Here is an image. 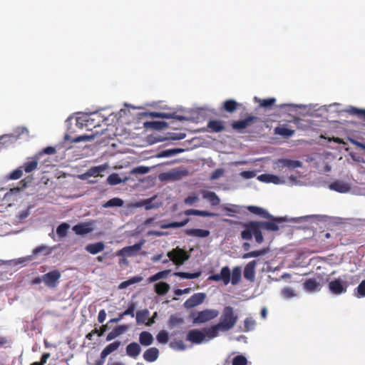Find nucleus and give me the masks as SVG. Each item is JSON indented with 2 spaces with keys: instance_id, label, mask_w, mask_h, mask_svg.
I'll list each match as a JSON object with an SVG mask.
<instances>
[{
  "instance_id": "nucleus-1",
  "label": "nucleus",
  "mask_w": 365,
  "mask_h": 365,
  "mask_svg": "<svg viewBox=\"0 0 365 365\" xmlns=\"http://www.w3.org/2000/svg\"><path fill=\"white\" fill-rule=\"evenodd\" d=\"M272 168L281 175L262 174L257 176V180L262 182L274 185L287 184L290 186L307 185L303 179L307 175V170L301 161H273Z\"/></svg>"
},
{
  "instance_id": "nucleus-2",
  "label": "nucleus",
  "mask_w": 365,
  "mask_h": 365,
  "mask_svg": "<svg viewBox=\"0 0 365 365\" xmlns=\"http://www.w3.org/2000/svg\"><path fill=\"white\" fill-rule=\"evenodd\" d=\"M99 133L98 131H95V133L91 135H79L73 139H70V137L68 134H66L62 142L57 143L55 146H48L40 151H38L34 157L31 158V160H39L43 158L44 155H55L56 158H59L63 159L66 157V152L72 148V143H78L81 141H88L91 139H93L95 135Z\"/></svg>"
},
{
  "instance_id": "nucleus-3",
  "label": "nucleus",
  "mask_w": 365,
  "mask_h": 365,
  "mask_svg": "<svg viewBox=\"0 0 365 365\" xmlns=\"http://www.w3.org/2000/svg\"><path fill=\"white\" fill-rule=\"evenodd\" d=\"M238 317L234 313L232 307H225L220 315L217 324L209 327L208 334L211 338H215L220 332H225L232 329L236 324Z\"/></svg>"
},
{
  "instance_id": "nucleus-4",
  "label": "nucleus",
  "mask_w": 365,
  "mask_h": 365,
  "mask_svg": "<svg viewBox=\"0 0 365 365\" xmlns=\"http://www.w3.org/2000/svg\"><path fill=\"white\" fill-rule=\"evenodd\" d=\"M29 137V131L26 127H17L11 133L0 135V151L14 146L18 140Z\"/></svg>"
},
{
  "instance_id": "nucleus-5",
  "label": "nucleus",
  "mask_w": 365,
  "mask_h": 365,
  "mask_svg": "<svg viewBox=\"0 0 365 365\" xmlns=\"http://www.w3.org/2000/svg\"><path fill=\"white\" fill-rule=\"evenodd\" d=\"M105 119L98 113H93L89 115L86 114L78 117L76 120V125L80 128H85L88 130H93L101 126V123Z\"/></svg>"
},
{
  "instance_id": "nucleus-6",
  "label": "nucleus",
  "mask_w": 365,
  "mask_h": 365,
  "mask_svg": "<svg viewBox=\"0 0 365 365\" xmlns=\"http://www.w3.org/2000/svg\"><path fill=\"white\" fill-rule=\"evenodd\" d=\"M348 287L346 275L331 280L328 283L330 292L334 295H341L346 292Z\"/></svg>"
},
{
  "instance_id": "nucleus-7",
  "label": "nucleus",
  "mask_w": 365,
  "mask_h": 365,
  "mask_svg": "<svg viewBox=\"0 0 365 365\" xmlns=\"http://www.w3.org/2000/svg\"><path fill=\"white\" fill-rule=\"evenodd\" d=\"M209 327L205 328L202 330L200 329H192L190 330L187 334L186 339L194 344H202L203 342H207L212 339L209 334L207 330Z\"/></svg>"
},
{
  "instance_id": "nucleus-8",
  "label": "nucleus",
  "mask_w": 365,
  "mask_h": 365,
  "mask_svg": "<svg viewBox=\"0 0 365 365\" xmlns=\"http://www.w3.org/2000/svg\"><path fill=\"white\" fill-rule=\"evenodd\" d=\"M167 255L178 266L183 264L190 258V255L180 247L173 249L168 252Z\"/></svg>"
},
{
  "instance_id": "nucleus-9",
  "label": "nucleus",
  "mask_w": 365,
  "mask_h": 365,
  "mask_svg": "<svg viewBox=\"0 0 365 365\" xmlns=\"http://www.w3.org/2000/svg\"><path fill=\"white\" fill-rule=\"evenodd\" d=\"M219 315V311L214 309H207L197 313L193 318L194 324H202L216 318Z\"/></svg>"
},
{
  "instance_id": "nucleus-10",
  "label": "nucleus",
  "mask_w": 365,
  "mask_h": 365,
  "mask_svg": "<svg viewBox=\"0 0 365 365\" xmlns=\"http://www.w3.org/2000/svg\"><path fill=\"white\" fill-rule=\"evenodd\" d=\"M258 119L257 116L249 115L244 119L233 121L231 123V127L234 130L242 133L245 129L256 123Z\"/></svg>"
},
{
  "instance_id": "nucleus-11",
  "label": "nucleus",
  "mask_w": 365,
  "mask_h": 365,
  "mask_svg": "<svg viewBox=\"0 0 365 365\" xmlns=\"http://www.w3.org/2000/svg\"><path fill=\"white\" fill-rule=\"evenodd\" d=\"M145 241L141 240L140 242L135 243L132 246L125 247L123 249L118 250L116 252V256L120 257H135L138 255V253L142 249L143 245H144Z\"/></svg>"
},
{
  "instance_id": "nucleus-12",
  "label": "nucleus",
  "mask_w": 365,
  "mask_h": 365,
  "mask_svg": "<svg viewBox=\"0 0 365 365\" xmlns=\"http://www.w3.org/2000/svg\"><path fill=\"white\" fill-rule=\"evenodd\" d=\"M53 248L48 247L45 245L39 246L35 248L32 252V255L19 258L16 260L13 261L15 264H19L30 262L33 259V257L37 255L39 253L43 252L45 255H48L51 253Z\"/></svg>"
},
{
  "instance_id": "nucleus-13",
  "label": "nucleus",
  "mask_w": 365,
  "mask_h": 365,
  "mask_svg": "<svg viewBox=\"0 0 365 365\" xmlns=\"http://www.w3.org/2000/svg\"><path fill=\"white\" fill-rule=\"evenodd\" d=\"M207 279L215 282H222L224 285H227L230 282V269L229 267H223L220 273L210 275Z\"/></svg>"
},
{
  "instance_id": "nucleus-14",
  "label": "nucleus",
  "mask_w": 365,
  "mask_h": 365,
  "mask_svg": "<svg viewBox=\"0 0 365 365\" xmlns=\"http://www.w3.org/2000/svg\"><path fill=\"white\" fill-rule=\"evenodd\" d=\"M187 172L181 170H172L168 172L160 173L158 178L160 181H175L180 180L185 175Z\"/></svg>"
},
{
  "instance_id": "nucleus-15",
  "label": "nucleus",
  "mask_w": 365,
  "mask_h": 365,
  "mask_svg": "<svg viewBox=\"0 0 365 365\" xmlns=\"http://www.w3.org/2000/svg\"><path fill=\"white\" fill-rule=\"evenodd\" d=\"M206 298V294L203 292L195 293L187 299L183 304L186 309H191L201 304Z\"/></svg>"
},
{
  "instance_id": "nucleus-16",
  "label": "nucleus",
  "mask_w": 365,
  "mask_h": 365,
  "mask_svg": "<svg viewBox=\"0 0 365 365\" xmlns=\"http://www.w3.org/2000/svg\"><path fill=\"white\" fill-rule=\"evenodd\" d=\"M60 277V272L58 270H53L43 275L42 282L48 287H54Z\"/></svg>"
},
{
  "instance_id": "nucleus-17",
  "label": "nucleus",
  "mask_w": 365,
  "mask_h": 365,
  "mask_svg": "<svg viewBox=\"0 0 365 365\" xmlns=\"http://www.w3.org/2000/svg\"><path fill=\"white\" fill-rule=\"evenodd\" d=\"M312 168L314 170L311 173L327 174L331 171V165L329 161H314Z\"/></svg>"
},
{
  "instance_id": "nucleus-18",
  "label": "nucleus",
  "mask_w": 365,
  "mask_h": 365,
  "mask_svg": "<svg viewBox=\"0 0 365 365\" xmlns=\"http://www.w3.org/2000/svg\"><path fill=\"white\" fill-rule=\"evenodd\" d=\"M73 230L76 235H86L93 230V222H81L73 227Z\"/></svg>"
},
{
  "instance_id": "nucleus-19",
  "label": "nucleus",
  "mask_w": 365,
  "mask_h": 365,
  "mask_svg": "<svg viewBox=\"0 0 365 365\" xmlns=\"http://www.w3.org/2000/svg\"><path fill=\"white\" fill-rule=\"evenodd\" d=\"M329 188L341 193H346L350 190V184L343 180H336L329 185Z\"/></svg>"
},
{
  "instance_id": "nucleus-20",
  "label": "nucleus",
  "mask_w": 365,
  "mask_h": 365,
  "mask_svg": "<svg viewBox=\"0 0 365 365\" xmlns=\"http://www.w3.org/2000/svg\"><path fill=\"white\" fill-rule=\"evenodd\" d=\"M295 130L288 128L287 124L279 125L274 128V133L277 135L288 138L294 135Z\"/></svg>"
},
{
  "instance_id": "nucleus-21",
  "label": "nucleus",
  "mask_w": 365,
  "mask_h": 365,
  "mask_svg": "<svg viewBox=\"0 0 365 365\" xmlns=\"http://www.w3.org/2000/svg\"><path fill=\"white\" fill-rule=\"evenodd\" d=\"M257 261L253 260L247 264L244 269V277L251 282L254 281L255 278V267Z\"/></svg>"
},
{
  "instance_id": "nucleus-22",
  "label": "nucleus",
  "mask_w": 365,
  "mask_h": 365,
  "mask_svg": "<svg viewBox=\"0 0 365 365\" xmlns=\"http://www.w3.org/2000/svg\"><path fill=\"white\" fill-rule=\"evenodd\" d=\"M322 285L316 279H309L304 283V288L308 292H315L321 289Z\"/></svg>"
},
{
  "instance_id": "nucleus-23",
  "label": "nucleus",
  "mask_w": 365,
  "mask_h": 365,
  "mask_svg": "<svg viewBox=\"0 0 365 365\" xmlns=\"http://www.w3.org/2000/svg\"><path fill=\"white\" fill-rule=\"evenodd\" d=\"M207 130L214 133H220L225 130L223 121L220 120H211L207 125Z\"/></svg>"
},
{
  "instance_id": "nucleus-24",
  "label": "nucleus",
  "mask_w": 365,
  "mask_h": 365,
  "mask_svg": "<svg viewBox=\"0 0 365 365\" xmlns=\"http://www.w3.org/2000/svg\"><path fill=\"white\" fill-rule=\"evenodd\" d=\"M125 351L128 356L136 359L141 352V348L138 343L132 342L126 346Z\"/></svg>"
},
{
  "instance_id": "nucleus-25",
  "label": "nucleus",
  "mask_w": 365,
  "mask_h": 365,
  "mask_svg": "<svg viewBox=\"0 0 365 365\" xmlns=\"http://www.w3.org/2000/svg\"><path fill=\"white\" fill-rule=\"evenodd\" d=\"M121 345L120 341H115L113 343L107 345L101 353V358L102 359H106V357L110 354L112 352L116 351L119 346Z\"/></svg>"
},
{
  "instance_id": "nucleus-26",
  "label": "nucleus",
  "mask_w": 365,
  "mask_h": 365,
  "mask_svg": "<svg viewBox=\"0 0 365 365\" xmlns=\"http://www.w3.org/2000/svg\"><path fill=\"white\" fill-rule=\"evenodd\" d=\"M106 168V165L93 167L91 168L87 173L81 175L79 178L82 180H86L91 176H98L103 171L105 170Z\"/></svg>"
},
{
  "instance_id": "nucleus-27",
  "label": "nucleus",
  "mask_w": 365,
  "mask_h": 365,
  "mask_svg": "<svg viewBox=\"0 0 365 365\" xmlns=\"http://www.w3.org/2000/svg\"><path fill=\"white\" fill-rule=\"evenodd\" d=\"M159 356V351L155 347L148 349L143 354L144 359L148 362H153L157 360Z\"/></svg>"
},
{
  "instance_id": "nucleus-28",
  "label": "nucleus",
  "mask_w": 365,
  "mask_h": 365,
  "mask_svg": "<svg viewBox=\"0 0 365 365\" xmlns=\"http://www.w3.org/2000/svg\"><path fill=\"white\" fill-rule=\"evenodd\" d=\"M144 205H145V209L146 210H150L152 209L158 208L160 206H162L163 202L162 201L157 200V195H155L152 197H150L148 199L144 200Z\"/></svg>"
},
{
  "instance_id": "nucleus-29",
  "label": "nucleus",
  "mask_w": 365,
  "mask_h": 365,
  "mask_svg": "<svg viewBox=\"0 0 365 365\" xmlns=\"http://www.w3.org/2000/svg\"><path fill=\"white\" fill-rule=\"evenodd\" d=\"M202 194L203 198L208 200L212 206H216L220 204V199L214 192L202 190Z\"/></svg>"
},
{
  "instance_id": "nucleus-30",
  "label": "nucleus",
  "mask_w": 365,
  "mask_h": 365,
  "mask_svg": "<svg viewBox=\"0 0 365 365\" xmlns=\"http://www.w3.org/2000/svg\"><path fill=\"white\" fill-rule=\"evenodd\" d=\"M247 209L252 213L259 215L264 218H272V215L264 208L257 206L250 205Z\"/></svg>"
},
{
  "instance_id": "nucleus-31",
  "label": "nucleus",
  "mask_w": 365,
  "mask_h": 365,
  "mask_svg": "<svg viewBox=\"0 0 365 365\" xmlns=\"http://www.w3.org/2000/svg\"><path fill=\"white\" fill-rule=\"evenodd\" d=\"M222 210L226 212L227 215L233 217L235 214L240 212V207L234 204H224L221 206Z\"/></svg>"
},
{
  "instance_id": "nucleus-32",
  "label": "nucleus",
  "mask_w": 365,
  "mask_h": 365,
  "mask_svg": "<svg viewBox=\"0 0 365 365\" xmlns=\"http://www.w3.org/2000/svg\"><path fill=\"white\" fill-rule=\"evenodd\" d=\"M185 233L192 237L203 238L209 236L210 231L202 229H188L186 230Z\"/></svg>"
},
{
  "instance_id": "nucleus-33",
  "label": "nucleus",
  "mask_w": 365,
  "mask_h": 365,
  "mask_svg": "<svg viewBox=\"0 0 365 365\" xmlns=\"http://www.w3.org/2000/svg\"><path fill=\"white\" fill-rule=\"evenodd\" d=\"M242 277V269L240 267H235L232 272L230 271V283L232 285L237 284L241 279Z\"/></svg>"
},
{
  "instance_id": "nucleus-34",
  "label": "nucleus",
  "mask_w": 365,
  "mask_h": 365,
  "mask_svg": "<svg viewBox=\"0 0 365 365\" xmlns=\"http://www.w3.org/2000/svg\"><path fill=\"white\" fill-rule=\"evenodd\" d=\"M153 336L150 332L142 331L139 335V341L141 345L148 346L153 343Z\"/></svg>"
},
{
  "instance_id": "nucleus-35",
  "label": "nucleus",
  "mask_w": 365,
  "mask_h": 365,
  "mask_svg": "<svg viewBox=\"0 0 365 365\" xmlns=\"http://www.w3.org/2000/svg\"><path fill=\"white\" fill-rule=\"evenodd\" d=\"M182 151V150H180V149H176V148H173V149H166V150H161L160 152H158L156 154H155L154 155H152L150 156V158H168V157H171V156H173L175 155V154L180 153Z\"/></svg>"
},
{
  "instance_id": "nucleus-36",
  "label": "nucleus",
  "mask_w": 365,
  "mask_h": 365,
  "mask_svg": "<svg viewBox=\"0 0 365 365\" xmlns=\"http://www.w3.org/2000/svg\"><path fill=\"white\" fill-rule=\"evenodd\" d=\"M105 248V245L102 242L88 244L86 247V250L92 255H96L101 251H103Z\"/></svg>"
},
{
  "instance_id": "nucleus-37",
  "label": "nucleus",
  "mask_w": 365,
  "mask_h": 365,
  "mask_svg": "<svg viewBox=\"0 0 365 365\" xmlns=\"http://www.w3.org/2000/svg\"><path fill=\"white\" fill-rule=\"evenodd\" d=\"M185 215H197V216H202V217H215L217 216L216 213L210 212L205 210H193L190 209L185 211Z\"/></svg>"
},
{
  "instance_id": "nucleus-38",
  "label": "nucleus",
  "mask_w": 365,
  "mask_h": 365,
  "mask_svg": "<svg viewBox=\"0 0 365 365\" xmlns=\"http://www.w3.org/2000/svg\"><path fill=\"white\" fill-rule=\"evenodd\" d=\"M239 106L240 104L233 99L227 100L223 103V108L228 113L235 112Z\"/></svg>"
},
{
  "instance_id": "nucleus-39",
  "label": "nucleus",
  "mask_w": 365,
  "mask_h": 365,
  "mask_svg": "<svg viewBox=\"0 0 365 365\" xmlns=\"http://www.w3.org/2000/svg\"><path fill=\"white\" fill-rule=\"evenodd\" d=\"M167 126V123L163 121H147L144 123L145 128H152L155 130H162Z\"/></svg>"
},
{
  "instance_id": "nucleus-40",
  "label": "nucleus",
  "mask_w": 365,
  "mask_h": 365,
  "mask_svg": "<svg viewBox=\"0 0 365 365\" xmlns=\"http://www.w3.org/2000/svg\"><path fill=\"white\" fill-rule=\"evenodd\" d=\"M281 295L284 299H291L297 296V292L292 287H286L281 291Z\"/></svg>"
},
{
  "instance_id": "nucleus-41",
  "label": "nucleus",
  "mask_w": 365,
  "mask_h": 365,
  "mask_svg": "<svg viewBox=\"0 0 365 365\" xmlns=\"http://www.w3.org/2000/svg\"><path fill=\"white\" fill-rule=\"evenodd\" d=\"M155 292L159 295L165 294L170 289V285L166 282H158L154 285Z\"/></svg>"
},
{
  "instance_id": "nucleus-42",
  "label": "nucleus",
  "mask_w": 365,
  "mask_h": 365,
  "mask_svg": "<svg viewBox=\"0 0 365 365\" xmlns=\"http://www.w3.org/2000/svg\"><path fill=\"white\" fill-rule=\"evenodd\" d=\"M20 188L14 187L10 189L9 191H7L4 194V200L9 203L11 204V201H14L16 199V194L19 192Z\"/></svg>"
},
{
  "instance_id": "nucleus-43",
  "label": "nucleus",
  "mask_w": 365,
  "mask_h": 365,
  "mask_svg": "<svg viewBox=\"0 0 365 365\" xmlns=\"http://www.w3.org/2000/svg\"><path fill=\"white\" fill-rule=\"evenodd\" d=\"M124 204V201L119 197H113L106 202H105L102 206L103 207H122Z\"/></svg>"
},
{
  "instance_id": "nucleus-44",
  "label": "nucleus",
  "mask_w": 365,
  "mask_h": 365,
  "mask_svg": "<svg viewBox=\"0 0 365 365\" xmlns=\"http://www.w3.org/2000/svg\"><path fill=\"white\" fill-rule=\"evenodd\" d=\"M189 222V219H185L182 222H173L170 223H162L160 227L162 229H168V228H177L184 227Z\"/></svg>"
},
{
  "instance_id": "nucleus-45",
  "label": "nucleus",
  "mask_w": 365,
  "mask_h": 365,
  "mask_svg": "<svg viewBox=\"0 0 365 365\" xmlns=\"http://www.w3.org/2000/svg\"><path fill=\"white\" fill-rule=\"evenodd\" d=\"M267 252H268V250H267V249H262V250H259L252 251V252L243 254L242 257V259H249V258H252V257H257L266 255L267 253Z\"/></svg>"
},
{
  "instance_id": "nucleus-46",
  "label": "nucleus",
  "mask_w": 365,
  "mask_h": 365,
  "mask_svg": "<svg viewBox=\"0 0 365 365\" xmlns=\"http://www.w3.org/2000/svg\"><path fill=\"white\" fill-rule=\"evenodd\" d=\"M259 227L269 231H277L279 230V226L276 222H262L259 224Z\"/></svg>"
},
{
  "instance_id": "nucleus-47",
  "label": "nucleus",
  "mask_w": 365,
  "mask_h": 365,
  "mask_svg": "<svg viewBox=\"0 0 365 365\" xmlns=\"http://www.w3.org/2000/svg\"><path fill=\"white\" fill-rule=\"evenodd\" d=\"M170 269L159 272L155 274L154 275L151 276L148 279V281H149V282H156L161 279H166L168 277V274H170Z\"/></svg>"
},
{
  "instance_id": "nucleus-48",
  "label": "nucleus",
  "mask_w": 365,
  "mask_h": 365,
  "mask_svg": "<svg viewBox=\"0 0 365 365\" xmlns=\"http://www.w3.org/2000/svg\"><path fill=\"white\" fill-rule=\"evenodd\" d=\"M149 311L148 309H143L137 312L136 313V321L138 324L145 323L149 317Z\"/></svg>"
},
{
  "instance_id": "nucleus-49",
  "label": "nucleus",
  "mask_w": 365,
  "mask_h": 365,
  "mask_svg": "<svg viewBox=\"0 0 365 365\" xmlns=\"http://www.w3.org/2000/svg\"><path fill=\"white\" fill-rule=\"evenodd\" d=\"M128 180L127 178L122 179L118 174L113 173L108 176L107 180L108 182L111 185H118L122 182H125Z\"/></svg>"
},
{
  "instance_id": "nucleus-50",
  "label": "nucleus",
  "mask_w": 365,
  "mask_h": 365,
  "mask_svg": "<svg viewBox=\"0 0 365 365\" xmlns=\"http://www.w3.org/2000/svg\"><path fill=\"white\" fill-rule=\"evenodd\" d=\"M200 272H195V273H187V272H175L174 275L180 277L182 279H196L200 276Z\"/></svg>"
},
{
  "instance_id": "nucleus-51",
  "label": "nucleus",
  "mask_w": 365,
  "mask_h": 365,
  "mask_svg": "<svg viewBox=\"0 0 365 365\" xmlns=\"http://www.w3.org/2000/svg\"><path fill=\"white\" fill-rule=\"evenodd\" d=\"M70 227V225L66 222L61 223L56 229L57 235L61 237H65Z\"/></svg>"
},
{
  "instance_id": "nucleus-52",
  "label": "nucleus",
  "mask_w": 365,
  "mask_h": 365,
  "mask_svg": "<svg viewBox=\"0 0 365 365\" xmlns=\"http://www.w3.org/2000/svg\"><path fill=\"white\" fill-rule=\"evenodd\" d=\"M168 113H164V112H150V113H145V115L151 117V118L170 119V117H172V116L169 115Z\"/></svg>"
},
{
  "instance_id": "nucleus-53",
  "label": "nucleus",
  "mask_w": 365,
  "mask_h": 365,
  "mask_svg": "<svg viewBox=\"0 0 365 365\" xmlns=\"http://www.w3.org/2000/svg\"><path fill=\"white\" fill-rule=\"evenodd\" d=\"M253 227H255V224H251L250 227L243 230L241 233V236L244 240H251L253 235Z\"/></svg>"
},
{
  "instance_id": "nucleus-54",
  "label": "nucleus",
  "mask_w": 365,
  "mask_h": 365,
  "mask_svg": "<svg viewBox=\"0 0 365 365\" xmlns=\"http://www.w3.org/2000/svg\"><path fill=\"white\" fill-rule=\"evenodd\" d=\"M258 101L261 107L267 108L272 107L276 102V99L274 98H269L263 100L259 99Z\"/></svg>"
},
{
  "instance_id": "nucleus-55",
  "label": "nucleus",
  "mask_w": 365,
  "mask_h": 365,
  "mask_svg": "<svg viewBox=\"0 0 365 365\" xmlns=\"http://www.w3.org/2000/svg\"><path fill=\"white\" fill-rule=\"evenodd\" d=\"M247 359L243 355H237L232 359V365H247Z\"/></svg>"
},
{
  "instance_id": "nucleus-56",
  "label": "nucleus",
  "mask_w": 365,
  "mask_h": 365,
  "mask_svg": "<svg viewBox=\"0 0 365 365\" xmlns=\"http://www.w3.org/2000/svg\"><path fill=\"white\" fill-rule=\"evenodd\" d=\"M258 173V170H245L240 173V175L245 180H249L255 178Z\"/></svg>"
},
{
  "instance_id": "nucleus-57",
  "label": "nucleus",
  "mask_w": 365,
  "mask_h": 365,
  "mask_svg": "<svg viewBox=\"0 0 365 365\" xmlns=\"http://www.w3.org/2000/svg\"><path fill=\"white\" fill-rule=\"evenodd\" d=\"M158 341L160 344H166L168 341V334L166 331H160L156 336Z\"/></svg>"
},
{
  "instance_id": "nucleus-58",
  "label": "nucleus",
  "mask_w": 365,
  "mask_h": 365,
  "mask_svg": "<svg viewBox=\"0 0 365 365\" xmlns=\"http://www.w3.org/2000/svg\"><path fill=\"white\" fill-rule=\"evenodd\" d=\"M245 331H251L253 330L255 327V321L252 317H247L245 319Z\"/></svg>"
},
{
  "instance_id": "nucleus-59",
  "label": "nucleus",
  "mask_w": 365,
  "mask_h": 365,
  "mask_svg": "<svg viewBox=\"0 0 365 365\" xmlns=\"http://www.w3.org/2000/svg\"><path fill=\"white\" fill-rule=\"evenodd\" d=\"M259 229V225L257 226L255 225V227H253V235L255 236L256 242L259 244H261L263 242V236Z\"/></svg>"
},
{
  "instance_id": "nucleus-60",
  "label": "nucleus",
  "mask_w": 365,
  "mask_h": 365,
  "mask_svg": "<svg viewBox=\"0 0 365 365\" xmlns=\"http://www.w3.org/2000/svg\"><path fill=\"white\" fill-rule=\"evenodd\" d=\"M349 113L365 120V110L352 107L349 110Z\"/></svg>"
},
{
  "instance_id": "nucleus-61",
  "label": "nucleus",
  "mask_w": 365,
  "mask_h": 365,
  "mask_svg": "<svg viewBox=\"0 0 365 365\" xmlns=\"http://www.w3.org/2000/svg\"><path fill=\"white\" fill-rule=\"evenodd\" d=\"M128 329H129L128 325L123 324V325H120V326L115 327L113 329V331L114 334H115V336L118 337V336H120L121 334H123V333H125V331H127L128 330Z\"/></svg>"
},
{
  "instance_id": "nucleus-62",
  "label": "nucleus",
  "mask_w": 365,
  "mask_h": 365,
  "mask_svg": "<svg viewBox=\"0 0 365 365\" xmlns=\"http://www.w3.org/2000/svg\"><path fill=\"white\" fill-rule=\"evenodd\" d=\"M356 296L358 298L364 297H365V280H363L359 286L356 289Z\"/></svg>"
},
{
  "instance_id": "nucleus-63",
  "label": "nucleus",
  "mask_w": 365,
  "mask_h": 365,
  "mask_svg": "<svg viewBox=\"0 0 365 365\" xmlns=\"http://www.w3.org/2000/svg\"><path fill=\"white\" fill-rule=\"evenodd\" d=\"M22 174H23V170H22L21 168H17L9 175L8 179H9V180L19 179L22 176Z\"/></svg>"
},
{
  "instance_id": "nucleus-64",
  "label": "nucleus",
  "mask_w": 365,
  "mask_h": 365,
  "mask_svg": "<svg viewBox=\"0 0 365 365\" xmlns=\"http://www.w3.org/2000/svg\"><path fill=\"white\" fill-rule=\"evenodd\" d=\"M169 323L172 327H175L183 323V319L175 315H172L169 319Z\"/></svg>"
}]
</instances>
